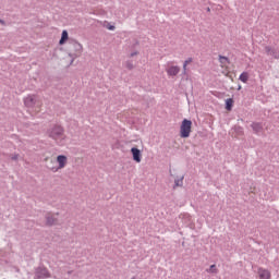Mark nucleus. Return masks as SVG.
<instances>
[{"mask_svg": "<svg viewBox=\"0 0 279 279\" xmlns=\"http://www.w3.org/2000/svg\"><path fill=\"white\" fill-rule=\"evenodd\" d=\"M57 166L58 167H52V173H58V171H61V169H64L66 165H69V158L64 155H59L57 156Z\"/></svg>", "mask_w": 279, "mask_h": 279, "instance_id": "obj_4", "label": "nucleus"}, {"mask_svg": "<svg viewBox=\"0 0 279 279\" xmlns=\"http://www.w3.org/2000/svg\"><path fill=\"white\" fill-rule=\"evenodd\" d=\"M166 73H168V75H169L170 77H173V76L178 75V73H180V66H178V65L169 66V68L166 70Z\"/></svg>", "mask_w": 279, "mask_h": 279, "instance_id": "obj_8", "label": "nucleus"}, {"mask_svg": "<svg viewBox=\"0 0 279 279\" xmlns=\"http://www.w3.org/2000/svg\"><path fill=\"white\" fill-rule=\"evenodd\" d=\"M183 182H184V177H182L181 179H177L174 181V186H182Z\"/></svg>", "mask_w": 279, "mask_h": 279, "instance_id": "obj_18", "label": "nucleus"}, {"mask_svg": "<svg viewBox=\"0 0 279 279\" xmlns=\"http://www.w3.org/2000/svg\"><path fill=\"white\" fill-rule=\"evenodd\" d=\"M69 40V32L63 31L61 34V39L59 41V45H64Z\"/></svg>", "mask_w": 279, "mask_h": 279, "instance_id": "obj_10", "label": "nucleus"}, {"mask_svg": "<svg viewBox=\"0 0 279 279\" xmlns=\"http://www.w3.org/2000/svg\"><path fill=\"white\" fill-rule=\"evenodd\" d=\"M47 167H48L49 171H52V172H53L52 167H58V161L51 159Z\"/></svg>", "mask_w": 279, "mask_h": 279, "instance_id": "obj_14", "label": "nucleus"}, {"mask_svg": "<svg viewBox=\"0 0 279 279\" xmlns=\"http://www.w3.org/2000/svg\"><path fill=\"white\" fill-rule=\"evenodd\" d=\"M109 29H114V26L109 27Z\"/></svg>", "mask_w": 279, "mask_h": 279, "instance_id": "obj_24", "label": "nucleus"}, {"mask_svg": "<svg viewBox=\"0 0 279 279\" xmlns=\"http://www.w3.org/2000/svg\"><path fill=\"white\" fill-rule=\"evenodd\" d=\"M134 56H138V52L135 51L131 53V58H134Z\"/></svg>", "mask_w": 279, "mask_h": 279, "instance_id": "obj_22", "label": "nucleus"}, {"mask_svg": "<svg viewBox=\"0 0 279 279\" xmlns=\"http://www.w3.org/2000/svg\"><path fill=\"white\" fill-rule=\"evenodd\" d=\"M239 90H241V86L239 87Z\"/></svg>", "mask_w": 279, "mask_h": 279, "instance_id": "obj_25", "label": "nucleus"}, {"mask_svg": "<svg viewBox=\"0 0 279 279\" xmlns=\"http://www.w3.org/2000/svg\"><path fill=\"white\" fill-rule=\"evenodd\" d=\"M46 225L47 226H56L58 225V214H48L46 216Z\"/></svg>", "mask_w": 279, "mask_h": 279, "instance_id": "obj_6", "label": "nucleus"}, {"mask_svg": "<svg viewBox=\"0 0 279 279\" xmlns=\"http://www.w3.org/2000/svg\"><path fill=\"white\" fill-rule=\"evenodd\" d=\"M265 50L268 56H274V50L270 47H266Z\"/></svg>", "mask_w": 279, "mask_h": 279, "instance_id": "obj_20", "label": "nucleus"}, {"mask_svg": "<svg viewBox=\"0 0 279 279\" xmlns=\"http://www.w3.org/2000/svg\"><path fill=\"white\" fill-rule=\"evenodd\" d=\"M252 128H253L254 132H256V133H258V132H260V130H263V126L258 123H253Z\"/></svg>", "mask_w": 279, "mask_h": 279, "instance_id": "obj_15", "label": "nucleus"}, {"mask_svg": "<svg viewBox=\"0 0 279 279\" xmlns=\"http://www.w3.org/2000/svg\"><path fill=\"white\" fill-rule=\"evenodd\" d=\"M219 62L221 64V66H226V64H228V58L227 57H219Z\"/></svg>", "mask_w": 279, "mask_h": 279, "instance_id": "obj_16", "label": "nucleus"}, {"mask_svg": "<svg viewBox=\"0 0 279 279\" xmlns=\"http://www.w3.org/2000/svg\"><path fill=\"white\" fill-rule=\"evenodd\" d=\"M233 105H234V100H232V98H229V99L226 100L227 110H232Z\"/></svg>", "mask_w": 279, "mask_h": 279, "instance_id": "obj_13", "label": "nucleus"}, {"mask_svg": "<svg viewBox=\"0 0 279 279\" xmlns=\"http://www.w3.org/2000/svg\"><path fill=\"white\" fill-rule=\"evenodd\" d=\"M24 105L32 114H38L43 110V100L36 95L24 98Z\"/></svg>", "mask_w": 279, "mask_h": 279, "instance_id": "obj_1", "label": "nucleus"}, {"mask_svg": "<svg viewBox=\"0 0 279 279\" xmlns=\"http://www.w3.org/2000/svg\"><path fill=\"white\" fill-rule=\"evenodd\" d=\"M193 62V58H187L184 63H183V73H186L187 69L186 66H189V64H191Z\"/></svg>", "mask_w": 279, "mask_h": 279, "instance_id": "obj_12", "label": "nucleus"}, {"mask_svg": "<svg viewBox=\"0 0 279 279\" xmlns=\"http://www.w3.org/2000/svg\"><path fill=\"white\" fill-rule=\"evenodd\" d=\"M192 128H193V122L191 120L184 119L180 126L181 138H189V136H191Z\"/></svg>", "mask_w": 279, "mask_h": 279, "instance_id": "obj_3", "label": "nucleus"}, {"mask_svg": "<svg viewBox=\"0 0 279 279\" xmlns=\"http://www.w3.org/2000/svg\"><path fill=\"white\" fill-rule=\"evenodd\" d=\"M131 154L135 162H141L143 155L141 154V150L138 148L136 147L131 148Z\"/></svg>", "mask_w": 279, "mask_h": 279, "instance_id": "obj_7", "label": "nucleus"}, {"mask_svg": "<svg viewBox=\"0 0 279 279\" xmlns=\"http://www.w3.org/2000/svg\"><path fill=\"white\" fill-rule=\"evenodd\" d=\"M49 138L56 141V143H62L66 141V134L64 133V128L60 124H53L47 131Z\"/></svg>", "mask_w": 279, "mask_h": 279, "instance_id": "obj_2", "label": "nucleus"}, {"mask_svg": "<svg viewBox=\"0 0 279 279\" xmlns=\"http://www.w3.org/2000/svg\"><path fill=\"white\" fill-rule=\"evenodd\" d=\"M257 278H259V279H271V271H269V269L259 267L257 269Z\"/></svg>", "mask_w": 279, "mask_h": 279, "instance_id": "obj_5", "label": "nucleus"}, {"mask_svg": "<svg viewBox=\"0 0 279 279\" xmlns=\"http://www.w3.org/2000/svg\"><path fill=\"white\" fill-rule=\"evenodd\" d=\"M209 271L217 274V266L216 265H211Z\"/></svg>", "mask_w": 279, "mask_h": 279, "instance_id": "obj_21", "label": "nucleus"}, {"mask_svg": "<svg viewBox=\"0 0 279 279\" xmlns=\"http://www.w3.org/2000/svg\"><path fill=\"white\" fill-rule=\"evenodd\" d=\"M37 278L39 279H45V278H51V275L49 274V270L48 269H40L38 272H37Z\"/></svg>", "mask_w": 279, "mask_h": 279, "instance_id": "obj_9", "label": "nucleus"}, {"mask_svg": "<svg viewBox=\"0 0 279 279\" xmlns=\"http://www.w3.org/2000/svg\"><path fill=\"white\" fill-rule=\"evenodd\" d=\"M76 49H77L76 57H77V56H82V49H83V47H82L81 44H76Z\"/></svg>", "mask_w": 279, "mask_h": 279, "instance_id": "obj_19", "label": "nucleus"}, {"mask_svg": "<svg viewBox=\"0 0 279 279\" xmlns=\"http://www.w3.org/2000/svg\"><path fill=\"white\" fill-rule=\"evenodd\" d=\"M124 66L125 69H129V71H132V69H134V63L132 61H126Z\"/></svg>", "mask_w": 279, "mask_h": 279, "instance_id": "obj_17", "label": "nucleus"}, {"mask_svg": "<svg viewBox=\"0 0 279 279\" xmlns=\"http://www.w3.org/2000/svg\"><path fill=\"white\" fill-rule=\"evenodd\" d=\"M239 80L243 82V84H247V81L250 80V74L247 72H243L240 75Z\"/></svg>", "mask_w": 279, "mask_h": 279, "instance_id": "obj_11", "label": "nucleus"}, {"mask_svg": "<svg viewBox=\"0 0 279 279\" xmlns=\"http://www.w3.org/2000/svg\"><path fill=\"white\" fill-rule=\"evenodd\" d=\"M0 23H1L2 25H4V24H5V22H3V20H0Z\"/></svg>", "mask_w": 279, "mask_h": 279, "instance_id": "obj_23", "label": "nucleus"}]
</instances>
